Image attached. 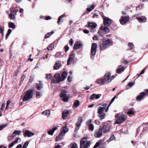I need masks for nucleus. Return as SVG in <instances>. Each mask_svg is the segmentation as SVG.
I'll list each match as a JSON object with an SVG mask.
<instances>
[{
    "label": "nucleus",
    "mask_w": 148,
    "mask_h": 148,
    "mask_svg": "<svg viewBox=\"0 0 148 148\" xmlns=\"http://www.w3.org/2000/svg\"><path fill=\"white\" fill-rule=\"evenodd\" d=\"M113 42L111 39L108 38H103L99 43L100 49L103 50L113 45Z\"/></svg>",
    "instance_id": "1"
},
{
    "label": "nucleus",
    "mask_w": 148,
    "mask_h": 148,
    "mask_svg": "<svg viewBox=\"0 0 148 148\" xmlns=\"http://www.w3.org/2000/svg\"><path fill=\"white\" fill-rule=\"evenodd\" d=\"M110 72H108L106 73L103 78L97 79L96 82L97 84L101 85L108 84L110 82H109L110 80Z\"/></svg>",
    "instance_id": "2"
},
{
    "label": "nucleus",
    "mask_w": 148,
    "mask_h": 148,
    "mask_svg": "<svg viewBox=\"0 0 148 148\" xmlns=\"http://www.w3.org/2000/svg\"><path fill=\"white\" fill-rule=\"evenodd\" d=\"M97 110V113L98 116L100 120H101L104 119L105 117V114L103 113V111L106 108L107 104L106 103H101Z\"/></svg>",
    "instance_id": "3"
},
{
    "label": "nucleus",
    "mask_w": 148,
    "mask_h": 148,
    "mask_svg": "<svg viewBox=\"0 0 148 148\" xmlns=\"http://www.w3.org/2000/svg\"><path fill=\"white\" fill-rule=\"evenodd\" d=\"M90 144V141L87 140L86 138H83L80 140V148H88Z\"/></svg>",
    "instance_id": "4"
},
{
    "label": "nucleus",
    "mask_w": 148,
    "mask_h": 148,
    "mask_svg": "<svg viewBox=\"0 0 148 148\" xmlns=\"http://www.w3.org/2000/svg\"><path fill=\"white\" fill-rule=\"evenodd\" d=\"M68 131V129L67 126H63L61 130L60 133L59 135L56 137V141L62 139L63 138V136Z\"/></svg>",
    "instance_id": "5"
},
{
    "label": "nucleus",
    "mask_w": 148,
    "mask_h": 148,
    "mask_svg": "<svg viewBox=\"0 0 148 148\" xmlns=\"http://www.w3.org/2000/svg\"><path fill=\"white\" fill-rule=\"evenodd\" d=\"M60 96L62 98V100L64 102H67L69 99V95L68 92L64 90L61 91Z\"/></svg>",
    "instance_id": "6"
},
{
    "label": "nucleus",
    "mask_w": 148,
    "mask_h": 148,
    "mask_svg": "<svg viewBox=\"0 0 148 148\" xmlns=\"http://www.w3.org/2000/svg\"><path fill=\"white\" fill-rule=\"evenodd\" d=\"M127 116L124 114L120 115H117L116 117V121L115 123L118 124H120L124 121L127 119Z\"/></svg>",
    "instance_id": "7"
},
{
    "label": "nucleus",
    "mask_w": 148,
    "mask_h": 148,
    "mask_svg": "<svg viewBox=\"0 0 148 148\" xmlns=\"http://www.w3.org/2000/svg\"><path fill=\"white\" fill-rule=\"evenodd\" d=\"M33 92V91L31 90L26 91L23 98V101H25L31 99L32 97Z\"/></svg>",
    "instance_id": "8"
},
{
    "label": "nucleus",
    "mask_w": 148,
    "mask_h": 148,
    "mask_svg": "<svg viewBox=\"0 0 148 148\" xmlns=\"http://www.w3.org/2000/svg\"><path fill=\"white\" fill-rule=\"evenodd\" d=\"M97 47V45L96 43H93L92 44L90 54L91 58L92 59H93L94 58Z\"/></svg>",
    "instance_id": "9"
},
{
    "label": "nucleus",
    "mask_w": 148,
    "mask_h": 148,
    "mask_svg": "<svg viewBox=\"0 0 148 148\" xmlns=\"http://www.w3.org/2000/svg\"><path fill=\"white\" fill-rule=\"evenodd\" d=\"M54 77L56 81H55L52 79V82L53 83H59L61 81H63L61 77V75L60 74H55L54 75Z\"/></svg>",
    "instance_id": "10"
},
{
    "label": "nucleus",
    "mask_w": 148,
    "mask_h": 148,
    "mask_svg": "<svg viewBox=\"0 0 148 148\" xmlns=\"http://www.w3.org/2000/svg\"><path fill=\"white\" fill-rule=\"evenodd\" d=\"M75 56V55L74 53H72L69 56L67 61V65H68L73 64L75 63L74 58Z\"/></svg>",
    "instance_id": "11"
},
{
    "label": "nucleus",
    "mask_w": 148,
    "mask_h": 148,
    "mask_svg": "<svg viewBox=\"0 0 148 148\" xmlns=\"http://www.w3.org/2000/svg\"><path fill=\"white\" fill-rule=\"evenodd\" d=\"M138 14H136V18L139 23H143L145 22L147 20V18L144 16H138Z\"/></svg>",
    "instance_id": "12"
},
{
    "label": "nucleus",
    "mask_w": 148,
    "mask_h": 148,
    "mask_svg": "<svg viewBox=\"0 0 148 148\" xmlns=\"http://www.w3.org/2000/svg\"><path fill=\"white\" fill-rule=\"evenodd\" d=\"M129 20V16H122L120 20V23L122 25H124Z\"/></svg>",
    "instance_id": "13"
},
{
    "label": "nucleus",
    "mask_w": 148,
    "mask_h": 148,
    "mask_svg": "<svg viewBox=\"0 0 148 148\" xmlns=\"http://www.w3.org/2000/svg\"><path fill=\"white\" fill-rule=\"evenodd\" d=\"M102 134V133L101 130L99 128L98 130L95 131L94 136L96 138H99L101 136Z\"/></svg>",
    "instance_id": "14"
},
{
    "label": "nucleus",
    "mask_w": 148,
    "mask_h": 148,
    "mask_svg": "<svg viewBox=\"0 0 148 148\" xmlns=\"http://www.w3.org/2000/svg\"><path fill=\"white\" fill-rule=\"evenodd\" d=\"M82 117L79 118L78 119L77 123L76 124V127L75 128V132L77 131L79 128V127L80 126L81 123L82 121Z\"/></svg>",
    "instance_id": "15"
},
{
    "label": "nucleus",
    "mask_w": 148,
    "mask_h": 148,
    "mask_svg": "<svg viewBox=\"0 0 148 148\" xmlns=\"http://www.w3.org/2000/svg\"><path fill=\"white\" fill-rule=\"evenodd\" d=\"M146 95L145 92H143L140 93V95L136 98V100L137 101H140L143 99L144 97Z\"/></svg>",
    "instance_id": "16"
},
{
    "label": "nucleus",
    "mask_w": 148,
    "mask_h": 148,
    "mask_svg": "<svg viewBox=\"0 0 148 148\" xmlns=\"http://www.w3.org/2000/svg\"><path fill=\"white\" fill-rule=\"evenodd\" d=\"M104 24L107 26H109L112 23L111 20L108 18L106 17L103 19Z\"/></svg>",
    "instance_id": "17"
},
{
    "label": "nucleus",
    "mask_w": 148,
    "mask_h": 148,
    "mask_svg": "<svg viewBox=\"0 0 148 148\" xmlns=\"http://www.w3.org/2000/svg\"><path fill=\"white\" fill-rule=\"evenodd\" d=\"M100 128L103 133H106L110 131V127L109 126L104 125L101 128Z\"/></svg>",
    "instance_id": "18"
},
{
    "label": "nucleus",
    "mask_w": 148,
    "mask_h": 148,
    "mask_svg": "<svg viewBox=\"0 0 148 148\" xmlns=\"http://www.w3.org/2000/svg\"><path fill=\"white\" fill-rule=\"evenodd\" d=\"M61 66V62L59 61H58L56 62L54 64L53 66V69L54 70H58L59 69Z\"/></svg>",
    "instance_id": "19"
},
{
    "label": "nucleus",
    "mask_w": 148,
    "mask_h": 148,
    "mask_svg": "<svg viewBox=\"0 0 148 148\" xmlns=\"http://www.w3.org/2000/svg\"><path fill=\"white\" fill-rule=\"evenodd\" d=\"M82 45V43L80 42H77L74 44V48L77 49L80 48Z\"/></svg>",
    "instance_id": "20"
},
{
    "label": "nucleus",
    "mask_w": 148,
    "mask_h": 148,
    "mask_svg": "<svg viewBox=\"0 0 148 148\" xmlns=\"http://www.w3.org/2000/svg\"><path fill=\"white\" fill-rule=\"evenodd\" d=\"M24 135L28 137H31L34 135V134L29 130H26L25 131Z\"/></svg>",
    "instance_id": "21"
},
{
    "label": "nucleus",
    "mask_w": 148,
    "mask_h": 148,
    "mask_svg": "<svg viewBox=\"0 0 148 148\" xmlns=\"http://www.w3.org/2000/svg\"><path fill=\"white\" fill-rule=\"evenodd\" d=\"M69 114V111L67 110H64L62 114V118L63 119H65Z\"/></svg>",
    "instance_id": "22"
},
{
    "label": "nucleus",
    "mask_w": 148,
    "mask_h": 148,
    "mask_svg": "<svg viewBox=\"0 0 148 148\" xmlns=\"http://www.w3.org/2000/svg\"><path fill=\"white\" fill-rule=\"evenodd\" d=\"M22 132L20 130H15L13 132L12 135V138H14L16 135H20Z\"/></svg>",
    "instance_id": "23"
},
{
    "label": "nucleus",
    "mask_w": 148,
    "mask_h": 148,
    "mask_svg": "<svg viewBox=\"0 0 148 148\" xmlns=\"http://www.w3.org/2000/svg\"><path fill=\"white\" fill-rule=\"evenodd\" d=\"M97 26V25L95 23H93L90 22H88V26L90 28H96Z\"/></svg>",
    "instance_id": "24"
},
{
    "label": "nucleus",
    "mask_w": 148,
    "mask_h": 148,
    "mask_svg": "<svg viewBox=\"0 0 148 148\" xmlns=\"http://www.w3.org/2000/svg\"><path fill=\"white\" fill-rule=\"evenodd\" d=\"M58 129L57 127H54L52 129L49 130L47 132V133L49 135L52 136L53 135L54 132Z\"/></svg>",
    "instance_id": "25"
},
{
    "label": "nucleus",
    "mask_w": 148,
    "mask_h": 148,
    "mask_svg": "<svg viewBox=\"0 0 148 148\" xmlns=\"http://www.w3.org/2000/svg\"><path fill=\"white\" fill-rule=\"evenodd\" d=\"M64 17H66L65 14H64L61 15L59 17L57 21V23L58 24H60V22H63L64 20L63 18Z\"/></svg>",
    "instance_id": "26"
},
{
    "label": "nucleus",
    "mask_w": 148,
    "mask_h": 148,
    "mask_svg": "<svg viewBox=\"0 0 148 148\" xmlns=\"http://www.w3.org/2000/svg\"><path fill=\"white\" fill-rule=\"evenodd\" d=\"M100 28L102 31H104L106 33H108L109 32V29L107 27L105 26H102L100 27Z\"/></svg>",
    "instance_id": "27"
},
{
    "label": "nucleus",
    "mask_w": 148,
    "mask_h": 148,
    "mask_svg": "<svg viewBox=\"0 0 148 148\" xmlns=\"http://www.w3.org/2000/svg\"><path fill=\"white\" fill-rule=\"evenodd\" d=\"M42 114L45 116H47V117L50 116V111L49 110H47L42 112Z\"/></svg>",
    "instance_id": "28"
},
{
    "label": "nucleus",
    "mask_w": 148,
    "mask_h": 148,
    "mask_svg": "<svg viewBox=\"0 0 148 148\" xmlns=\"http://www.w3.org/2000/svg\"><path fill=\"white\" fill-rule=\"evenodd\" d=\"M96 5V4H93L91 6H89L87 9V11L88 12H90L94 9Z\"/></svg>",
    "instance_id": "29"
},
{
    "label": "nucleus",
    "mask_w": 148,
    "mask_h": 148,
    "mask_svg": "<svg viewBox=\"0 0 148 148\" xmlns=\"http://www.w3.org/2000/svg\"><path fill=\"white\" fill-rule=\"evenodd\" d=\"M125 68L124 67L121 68L120 66H119L118 68L116 69V73H120L121 72L125 70Z\"/></svg>",
    "instance_id": "30"
},
{
    "label": "nucleus",
    "mask_w": 148,
    "mask_h": 148,
    "mask_svg": "<svg viewBox=\"0 0 148 148\" xmlns=\"http://www.w3.org/2000/svg\"><path fill=\"white\" fill-rule=\"evenodd\" d=\"M67 74V72L65 71H64L62 73L61 77L63 81L66 78Z\"/></svg>",
    "instance_id": "31"
},
{
    "label": "nucleus",
    "mask_w": 148,
    "mask_h": 148,
    "mask_svg": "<svg viewBox=\"0 0 148 148\" xmlns=\"http://www.w3.org/2000/svg\"><path fill=\"white\" fill-rule=\"evenodd\" d=\"M42 84L41 82H39V84H36V88L38 90H40L42 87Z\"/></svg>",
    "instance_id": "32"
},
{
    "label": "nucleus",
    "mask_w": 148,
    "mask_h": 148,
    "mask_svg": "<svg viewBox=\"0 0 148 148\" xmlns=\"http://www.w3.org/2000/svg\"><path fill=\"white\" fill-rule=\"evenodd\" d=\"M134 110L133 108H131L127 112L128 115H133L134 114Z\"/></svg>",
    "instance_id": "33"
},
{
    "label": "nucleus",
    "mask_w": 148,
    "mask_h": 148,
    "mask_svg": "<svg viewBox=\"0 0 148 148\" xmlns=\"http://www.w3.org/2000/svg\"><path fill=\"white\" fill-rule=\"evenodd\" d=\"M12 103V101L10 100H8L7 102V104L6 107H5V109L6 110H8V108L10 106V105Z\"/></svg>",
    "instance_id": "34"
},
{
    "label": "nucleus",
    "mask_w": 148,
    "mask_h": 148,
    "mask_svg": "<svg viewBox=\"0 0 148 148\" xmlns=\"http://www.w3.org/2000/svg\"><path fill=\"white\" fill-rule=\"evenodd\" d=\"M80 104L79 100H76L74 101L73 103V106L75 108H77L78 106Z\"/></svg>",
    "instance_id": "35"
},
{
    "label": "nucleus",
    "mask_w": 148,
    "mask_h": 148,
    "mask_svg": "<svg viewBox=\"0 0 148 148\" xmlns=\"http://www.w3.org/2000/svg\"><path fill=\"white\" fill-rule=\"evenodd\" d=\"M63 55L62 54L61 52H58L56 53L55 57L58 58H61L63 57Z\"/></svg>",
    "instance_id": "36"
},
{
    "label": "nucleus",
    "mask_w": 148,
    "mask_h": 148,
    "mask_svg": "<svg viewBox=\"0 0 148 148\" xmlns=\"http://www.w3.org/2000/svg\"><path fill=\"white\" fill-rule=\"evenodd\" d=\"M8 26L10 28L14 29L15 28L16 26L14 23L11 22H9L8 23Z\"/></svg>",
    "instance_id": "37"
},
{
    "label": "nucleus",
    "mask_w": 148,
    "mask_h": 148,
    "mask_svg": "<svg viewBox=\"0 0 148 148\" xmlns=\"http://www.w3.org/2000/svg\"><path fill=\"white\" fill-rule=\"evenodd\" d=\"M99 12L97 11V12L94 13L93 14V15L92 16L93 18H97L99 16Z\"/></svg>",
    "instance_id": "38"
},
{
    "label": "nucleus",
    "mask_w": 148,
    "mask_h": 148,
    "mask_svg": "<svg viewBox=\"0 0 148 148\" xmlns=\"http://www.w3.org/2000/svg\"><path fill=\"white\" fill-rule=\"evenodd\" d=\"M54 32L53 31H52L48 33L45 36V38H49L53 33Z\"/></svg>",
    "instance_id": "39"
},
{
    "label": "nucleus",
    "mask_w": 148,
    "mask_h": 148,
    "mask_svg": "<svg viewBox=\"0 0 148 148\" xmlns=\"http://www.w3.org/2000/svg\"><path fill=\"white\" fill-rule=\"evenodd\" d=\"M54 45L53 43L50 44L47 47V49L49 50H52L54 48Z\"/></svg>",
    "instance_id": "40"
},
{
    "label": "nucleus",
    "mask_w": 148,
    "mask_h": 148,
    "mask_svg": "<svg viewBox=\"0 0 148 148\" xmlns=\"http://www.w3.org/2000/svg\"><path fill=\"white\" fill-rule=\"evenodd\" d=\"M115 139V137L114 135H112L109 139L107 140V141L108 142H110Z\"/></svg>",
    "instance_id": "41"
},
{
    "label": "nucleus",
    "mask_w": 148,
    "mask_h": 148,
    "mask_svg": "<svg viewBox=\"0 0 148 148\" xmlns=\"http://www.w3.org/2000/svg\"><path fill=\"white\" fill-rule=\"evenodd\" d=\"M89 129L91 131H93L94 129V126L92 124H90L88 125Z\"/></svg>",
    "instance_id": "42"
},
{
    "label": "nucleus",
    "mask_w": 148,
    "mask_h": 148,
    "mask_svg": "<svg viewBox=\"0 0 148 148\" xmlns=\"http://www.w3.org/2000/svg\"><path fill=\"white\" fill-rule=\"evenodd\" d=\"M8 125V124L7 123H5V124H3L2 125H1L0 126V131L2 130L3 128L5 127H6Z\"/></svg>",
    "instance_id": "43"
},
{
    "label": "nucleus",
    "mask_w": 148,
    "mask_h": 148,
    "mask_svg": "<svg viewBox=\"0 0 148 148\" xmlns=\"http://www.w3.org/2000/svg\"><path fill=\"white\" fill-rule=\"evenodd\" d=\"M52 77V75L51 74H47L46 76V78L47 80H49Z\"/></svg>",
    "instance_id": "44"
},
{
    "label": "nucleus",
    "mask_w": 148,
    "mask_h": 148,
    "mask_svg": "<svg viewBox=\"0 0 148 148\" xmlns=\"http://www.w3.org/2000/svg\"><path fill=\"white\" fill-rule=\"evenodd\" d=\"M11 32H12V30H11V29H8V32H7V34H6V39L10 35V34L11 33Z\"/></svg>",
    "instance_id": "45"
},
{
    "label": "nucleus",
    "mask_w": 148,
    "mask_h": 148,
    "mask_svg": "<svg viewBox=\"0 0 148 148\" xmlns=\"http://www.w3.org/2000/svg\"><path fill=\"white\" fill-rule=\"evenodd\" d=\"M128 46L130 48V49L132 50L134 47V45L132 43H129L128 44Z\"/></svg>",
    "instance_id": "46"
},
{
    "label": "nucleus",
    "mask_w": 148,
    "mask_h": 148,
    "mask_svg": "<svg viewBox=\"0 0 148 148\" xmlns=\"http://www.w3.org/2000/svg\"><path fill=\"white\" fill-rule=\"evenodd\" d=\"M29 143V142L28 141H26L24 144L22 148H26L28 146Z\"/></svg>",
    "instance_id": "47"
},
{
    "label": "nucleus",
    "mask_w": 148,
    "mask_h": 148,
    "mask_svg": "<svg viewBox=\"0 0 148 148\" xmlns=\"http://www.w3.org/2000/svg\"><path fill=\"white\" fill-rule=\"evenodd\" d=\"M9 18L11 19H14L15 18V16L12 13H10L9 15Z\"/></svg>",
    "instance_id": "48"
},
{
    "label": "nucleus",
    "mask_w": 148,
    "mask_h": 148,
    "mask_svg": "<svg viewBox=\"0 0 148 148\" xmlns=\"http://www.w3.org/2000/svg\"><path fill=\"white\" fill-rule=\"evenodd\" d=\"M77 147L78 145L77 144L74 143L72 144L71 147L70 148H77Z\"/></svg>",
    "instance_id": "49"
},
{
    "label": "nucleus",
    "mask_w": 148,
    "mask_h": 148,
    "mask_svg": "<svg viewBox=\"0 0 148 148\" xmlns=\"http://www.w3.org/2000/svg\"><path fill=\"white\" fill-rule=\"evenodd\" d=\"M72 75H69L67 79L68 82H71L72 80Z\"/></svg>",
    "instance_id": "50"
},
{
    "label": "nucleus",
    "mask_w": 148,
    "mask_h": 148,
    "mask_svg": "<svg viewBox=\"0 0 148 148\" xmlns=\"http://www.w3.org/2000/svg\"><path fill=\"white\" fill-rule=\"evenodd\" d=\"M21 139L19 137H18L17 138V139L15 140L14 141V142L15 143V144H17L18 143V142H21Z\"/></svg>",
    "instance_id": "51"
},
{
    "label": "nucleus",
    "mask_w": 148,
    "mask_h": 148,
    "mask_svg": "<svg viewBox=\"0 0 148 148\" xmlns=\"http://www.w3.org/2000/svg\"><path fill=\"white\" fill-rule=\"evenodd\" d=\"M101 143V141L99 140L97 143H96L95 145L94 146L93 148H97L99 146Z\"/></svg>",
    "instance_id": "52"
},
{
    "label": "nucleus",
    "mask_w": 148,
    "mask_h": 148,
    "mask_svg": "<svg viewBox=\"0 0 148 148\" xmlns=\"http://www.w3.org/2000/svg\"><path fill=\"white\" fill-rule=\"evenodd\" d=\"M5 103H2L1 104V107L0 108V110L1 111H2L5 108Z\"/></svg>",
    "instance_id": "53"
},
{
    "label": "nucleus",
    "mask_w": 148,
    "mask_h": 148,
    "mask_svg": "<svg viewBox=\"0 0 148 148\" xmlns=\"http://www.w3.org/2000/svg\"><path fill=\"white\" fill-rule=\"evenodd\" d=\"M92 39L94 40H97L98 41V39L97 37V36L96 35H95L93 37Z\"/></svg>",
    "instance_id": "54"
},
{
    "label": "nucleus",
    "mask_w": 148,
    "mask_h": 148,
    "mask_svg": "<svg viewBox=\"0 0 148 148\" xmlns=\"http://www.w3.org/2000/svg\"><path fill=\"white\" fill-rule=\"evenodd\" d=\"M15 144L14 142H11L8 145L9 148H11Z\"/></svg>",
    "instance_id": "55"
},
{
    "label": "nucleus",
    "mask_w": 148,
    "mask_h": 148,
    "mask_svg": "<svg viewBox=\"0 0 148 148\" xmlns=\"http://www.w3.org/2000/svg\"><path fill=\"white\" fill-rule=\"evenodd\" d=\"M135 84V82H129L128 84V85L130 87H132Z\"/></svg>",
    "instance_id": "56"
},
{
    "label": "nucleus",
    "mask_w": 148,
    "mask_h": 148,
    "mask_svg": "<svg viewBox=\"0 0 148 148\" xmlns=\"http://www.w3.org/2000/svg\"><path fill=\"white\" fill-rule=\"evenodd\" d=\"M95 94H94L90 96V99L92 100L93 99H94L95 98Z\"/></svg>",
    "instance_id": "57"
},
{
    "label": "nucleus",
    "mask_w": 148,
    "mask_h": 148,
    "mask_svg": "<svg viewBox=\"0 0 148 148\" xmlns=\"http://www.w3.org/2000/svg\"><path fill=\"white\" fill-rule=\"evenodd\" d=\"M95 96H95V99H97L100 98V97L101 96V95L99 94H97V95H96L95 94Z\"/></svg>",
    "instance_id": "58"
},
{
    "label": "nucleus",
    "mask_w": 148,
    "mask_h": 148,
    "mask_svg": "<svg viewBox=\"0 0 148 148\" xmlns=\"http://www.w3.org/2000/svg\"><path fill=\"white\" fill-rule=\"evenodd\" d=\"M42 93L40 92H37L36 93V97L41 96H42Z\"/></svg>",
    "instance_id": "59"
},
{
    "label": "nucleus",
    "mask_w": 148,
    "mask_h": 148,
    "mask_svg": "<svg viewBox=\"0 0 148 148\" xmlns=\"http://www.w3.org/2000/svg\"><path fill=\"white\" fill-rule=\"evenodd\" d=\"M69 49V46L66 45L65 47V51L66 52Z\"/></svg>",
    "instance_id": "60"
},
{
    "label": "nucleus",
    "mask_w": 148,
    "mask_h": 148,
    "mask_svg": "<svg viewBox=\"0 0 148 148\" xmlns=\"http://www.w3.org/2000/svg\"><path fill=\"white\" fill-rule=\"evenodd\" d=\"M74 42L73 40L72 39H71L69 42V44H70V45L71 46H72L73 45V43Z\"/></svg>",
    "instance_id": "61"
},
{
    "label": "nucleus",
    "mask_w": 148,
    "mask_h": 148,
    "mask_svg": "<svg viewBox=\"0 0 148 148\" xmlns=\"http://www.w3.org/2000/svg\"><path fill=\"white\" fill-rule=\"evenodd\" d=\"M99 14H100L102 17V18H103V19L106 18V17H105L103 14V12H99Z\"/></svg>",
    "instance_id": "62"
},
{
    "label": "nucleus",
    "mask_w": 148,
    "mask_h": 148,
    "mask_svg": "<svg viewBox=\"0 0 148 148\" xmlns=\"http://www.w3.org/2000/svg\"><path fill=\"white\" fill-rule=\"evenodd\" d=\"M91 122L92 120L91 119H90L86 121V124L88 125L90 124H91Z\"/></svg>",
    "instance_id": "63"
},
{
    "label": "nucleus",
    "mask_w": 148,
    "mask_h": 148,
    "mask_svg": "<svg viewBox=\"0 0 148 148\" xmlns=\"http://www.w3.org/2000/svg\"><path fill=\"white\" fill-rule=\"evenodd\" d=\"M20 72L19 71L15 72V74H14V76L15 77H16L18 75L19 73Z\"/></svg>",
    "instance_id": "64"
}]
</instances>
